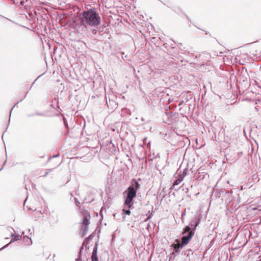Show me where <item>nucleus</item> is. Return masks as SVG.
Returning a JSON list of instances; mask_svg holds the SVG:
<instances>
[{
	"label": "nucleus",
	"instance_id": "3",
	"mask_svg": "<svg viewBox=\"0 0 261 261\" xmlns=\"http://www.w3.org/2000/svg\"><path fill=\"white\" fill-rule=\"evenodd\" d=\"M83 215L84 219L83 220L82 225H88L90 224V215L87 211H84L83 212Z\"/></svg>",
	"mask_w": 261,
	"mask_h": 261
},
{
	"label": "nucleus",
	"instance_id": "2",
	"mask_svg": "<svg viewBox=\"0 0 261 261\" xmlns=\"http://www.w3.org/2000/svg\"><path fill=\"white\" fill-rule=\"evenodd\" d=\"M187 232H188V236H184L181 238V247L183 246L187 245L191 239H192V237L194 236V231L193 230H191V228L189 226H186L185 229L183 230L182 234H184L186 233Z\"/></svg>",
	"mask_w": 261,
	"mask_h": 261
},
{
	"label": "nucleus",
	"instance_id": "5",
	"mask_svg": "<svg viewBox=\"0 0 261 261\" xmlns=\"http://www.w3.org/2000/svg\"><path fill=\"white\" fill-rule=\"evenodd\" d=\"M88 231V225H82L80 233L82 236H84L87 234Z\"/></svg>",
	"mask_w": 261,
	"mask_h": 261
},
{
	"label": "nucleus",
	"instance_id": "7",
	"mask_svg": "<svg viewBox=\"0 0 261 261\" xmlns=\"http://www.w3.org/2000/svg\"><path fill=\"white\" fill-rule=\"evenodd\" d=\"M133 199L132 198H130L129 197H126L125 200V202H124V204L125 205H126L127 207L128 208H130L132 205H133Z\"/></svg>",
	"mask_w": 261,
	"mask_h": 261
},
{
	"label": "nucleus",
	"instance_id": "1",
	"mask_svg": "<svg viewBox=\"0 0 261 261\" xmlns=\"http://www.w3.org/2000/svg\"><path fill=\"white\" fill-rule=\"evenodd\" d=\"M80 20L81 25L85 28L96 27L100 24L101 18L95 10L90 9L80 14Z\"/></svg>",
	"mask_w": 261,
	"mask_h": 261
},
{
	"label": "nucleus",
	"instance_id": "10",
	"mask_svg": "<svg viewBox=\"0 0 261 261\" xmlns=\"http://www.w3.org/2000/svg\"><path fill=\"white\" fill-rule=\"evenodd\" d=\"M20 238H21V236H18V235H16V236L15 235H13L11 242L12 241H14L18 240Z\"/></svg>",
	"mask_w": 261,
	"mask_h": 261
},
{
	"label": "nucleus",
	"instance_id": "9",
	"mask_svg": "<svg viewBox=\"0 0 261 261\" xmlns=\"http://www.w3.org/2000/svg\"><path fill=\"white\" fill-rule=\"evenodd\" d=\"M134 182V184H132V186H134L135 187L136 191L140 188V185L135 180H133Z\"/></svg>",
	"mask_w": 261,
	"mask_h": 261
},
{
	"label": "nucleus",
	"instance_id": "13",
	"mask_svg": "<svg viewBox=\"0 0 261 261\" xmlns=\"http://www.w3.org/2000/svg\"><path fill=\"white\" fill-rule=\"evenodd\" d=\"M20 4L22 6L24 4V2L23 1H21L20 2Z\"/></svg>",
	"mask_w": 261,
	"mask_h": 261
},
{
	"label": "nucleus",
	"instance_id": "8",
	"mask_svg": "<svg viewBox=\"0 0 261 261\" xmlns=\"http://www.w3.org/2000/svg\"><path fill=\"white\" fill-rule=\"evenodd\" d=\"M175 242L177 243L173 245L174 249L175 252H178L180 247H181V244L179 243L178 240H176Z\"/></svg>",
	"mask_w": 261,
	"mask_h": 261
},
{
	"label": "nucleus",
	"instance_id": "4",
	"mask_svg": "<svg viewBox=\"0 0 261 261\" xmlns=\"http://www.w3.org/2000/svg\"><path fill=\"white\" fill-rule=\"evenodd\" d=\"M137 191H136L134 186H129L128 188V192L127 197L130 198L134 199L136 196Z\"/></svg>",
	"mask_w": 261,
	"mask_h": 261
},
{
	"label": "nucleus",
	"instance_id": "11",
	"mask_svg": "<svg viewBox=\"0 0 261 261\" xmlns=\"http://www.w3.org/2000/svg\"><path fill=\"white\" fill-rule=\"evenodd\" d=\"M123 214H125V215H130V210H129V208L128 210H125V208H123Z\"/></svg>",
	"mask_w": 261,
	"mask_h": 261
},
{
	"label": "nucleus",
	"instance_id": "12",
	"mask_svg": "<svg viewBox=\"0 0 261 261\" xmlns=\"http://www.w3.org/2000/svg\"><path fill=\"white\" fill-rule=\"evenodd\" d=\"M182 181V179H180V178H178L176 180H175L173 182V186L178 185L180 183V182Z\"/></svg>",
	"mask_w": 261,
	"mask_h": 261
},
{
	"label": "nucleus",
	"instance_id": "6",
	"mask_svg": "<svg viewBox=\"0 0 261 261\" xmlns=\"http://www.w3.org/2000/svg\"><path fill=\"white\" fill-rule=\"evenodd\" d=\"M92 261H98L97 256V247H95L91 256Z\"/></svg>",
	"mask_w": 261,
	"mask_h": 261
}]
</instances>
